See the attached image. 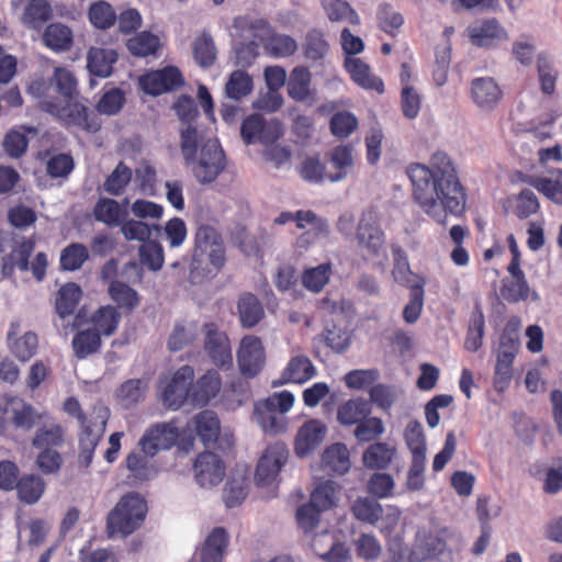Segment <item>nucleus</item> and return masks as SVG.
I'll list each match as a JSON object with an SVG mask.
<instances>
[{
    "instance_id": "obj_1",
    "label": "nucleus",
    "mask_w": 562,
    "mask_h": 562,
    "mask_svg": "<svg viewBox=\"0 0 562 562\" xmlns=\"http://www.w3.org/2000/svg\"><path fill=\"white\" fill-rule=\"evenodd\" d=\"M406 173L413 187V200L436 223L446 225L449 215H463L467 193L448 154L436 151L429 166L414 162Z\"/></svg>"
},
{
    "instance_id": "obj_2",
    "label": "nucleus",
    "mask_w": 562,
    "mask_h": 562,
    "mask_svg": "<svg viewBox=\"0 0 562 562\" xmlns=\"http://www.w3.org/2000/svg\"><path fill=\"white\" fill-rule=\"evenodd\" d=\"M226 263V251L221 233L212 225L200 224L194 234L190 277L202 281L217 274Z\"/></svg>"
},
{
    "instance_id": "obj_3",
    "label": "nucleus",
    "mask_w": 562,
    "mask_h": 562,
    "mask_svg": "<svg viewBox=\"0 0 562 562\" xmlns=\"http://www.w3.org/2000/svg\"><path fill=\"white\" fill-rule=\"evenodd\" d=\"M234 27L240 31L241 35L249 33L250 36L257 38L267 54L272 57H289L297 49V43L292 36L273 33L265 19L249 15L237 16L234 19Z\"/></svg>"
},
{
    "instance_id": "obj_4",
    "label": "nucleus",
    "mask_w": 562,
    "mask_h": 562,
    "mask_svg": "<svg viewBox=\"0 0 562 562\" xmlns=\"http://www.w3.org/2000/svg\"><path fill=\"white\" fill-rule=\"evenodd\" d=\"M147 514V503L136 492L124 494L106 518V531L110 537H126L138 529Z\"/></svg>"
},
{
    "instance_id": "obj_5",
    "label": "nucleus",
    "mask_w": 562,
    "mask_h": 562,
    "mask_svg": "<svg viewBox=\"0 0 562 562\" xmlns=\"http://www.w3.org/2000/svg\"><path fill=\"white\" fill-rule=\"evenodd\" d=\"M35 246L34 237H24L15 243L11 251L1 258L2 277L13 278L16 270L21 272L31 270L34 278L42 281L46 274L48 261L45 252H37L33 261L30 262Z\"/></svg>"
},
{
    "instance_id": "obj_6",
    "label": "nucleus",
    "mask_w": 562,
    "mask_h": 562,
    "mask_svg": "<svg viewBox=\"0 0 562 562\" xmlns=\"http://www.w3.org/2000/svg\"><path fill=\"white\" fill-rule=\"evenodd\" d=\"M42 108L63 120L65 125L77 126L90 134L98 133L102 125L99 115L89 110L82 101L66 100L65 104L56 101H43Z\"/></svg>"
},
{
    "instance_id": "obj_7",
    "label": "nucleus",
    "mask_w": 562,
    "mask_h": 562,
    "mask_svg": "<svg viewBox=\"0 0 562 562\" xmlns=\"http://www.w3.org/2000/svg\"><path fill=\"white\" fill-rule=\"evenodd\" d=\"M194 369L184 364L171 375L159 379L158 393L162 405L171 411L181 408L186 403L191 404V384Z\"/></svg>"
},
{
    "instance_id": "obj_8",
    "label": "nucleus",
    "mask_w": 562,
    "mask_h": 562,
    "mask_svg": "<svg viewBox=\"0 0 562 562\" xmlns=\"http://www.w3.org/2000/svg\"><path fill=\"white\" fill-rule=\"evenodd\" d=\"M356 239L363 255L368 257H379L385 252V234L375 211L368 210L361 214Z\"/></svg>"
},
{
    "instance_id": "obj_9",
    "label": "nucleus",
    "mask_w": 562,
    "mask_h": 562,
    "mask_svg": "<svg viewBox=\"0 0 562 562\" xmlns=\"http://www.w3.org/2000/svg\"><path fill=\"white\" fill-rule=\"evenodd\" d=\"M393 276L398 283L409 289V301L403 310V318L407 324H414L423 311L426 280L413 273L408 267L395 268Z\"/></svg>"
},
{
    "instance_id": "obj_10",
    "label": "nucleus",
    "mask_w": 562,
    "mask_h": 562,
    "mask_svg": "<svg viewBox=\"0 0 562 562\" xmlns=\"http://www.w3.org/2000/svg\"><path fill=\"white\" fill-rule=\"evenodd\" d=\"M180 436L177 420L157 423L145 430L138 446L146 456L155 457L160 450L171 449Z\"/></svg>"
},
{
    "instance_id": "obj_11",
    "label": "nucleus",
    "mask_w": 562,
    "mask_h": 562,
    "mask_svg": "<svg viewBox=\"0 0 562 562\" xmlns=\"http://www.w3.org/2000/svg\"><path fill=\"white\" fill-rule=\"evenodd\" d=\"M203 348L212 363L221 369L231 368L233 366V355L227 334L212 322L203 325Z\"/></svg>"
},
{
    "instance_id": "obj_12",
    "label": "nucleus",
    "mask_w": 562,
    "mask_h": 562,
    "mask_svg": "<svg viewBox=\"0 0 562 562\" xmlns=\"http://www.w3.org/2000/svg\"><path fill=\"white\" fill-rule=\"evenodd\" d=\"M121 318V313L119 312L117 307L113 305H102L92 312L89 316L85 310L81 308L78 311L74 318L72 327L80 328L90 326L92 329L99 333L101 337H110L116 331Z\"/></svg>"
},
{
    "instance_id": "obj_13",
    "label": "nucleus",
    "mask_w": 562,
    "mask_h": 562,
    "mask_svg": "<svg viewBox=\"0 0 562 562\" xmlns=\"http://www.w3.org/2000/svg\"><path fill=\"white\" fill-rule=\"evenodd\" d=\"M288 459L289 449L283 442L269 445L258 461L255 472L256 484L261 487L270 485Z\"/></svg>"
},
{
    "instance_id": "obj_14",
    "label": "nucleus",
    "mask_w": 562,
    "mask_h": 562,
    "mask_svg": "<svg viewBox=\"0 0 562 562\" xmlns=\"http://www.w3.org/2000/svg\"><path fill=\"white\" fill-rule=\"evenodd\" d=\"M225 168V155L216 140L209 139L201 148L193 173L200 183L214 181Z\"/></svg>"
},
{
    "instance_id": "obj_15",
    "label": "nucleus",
    "mask_w": 562,
    "mask_h": 562,
    "mask_svg": "<svg viewBox=\"0 0 562 562\" xmlns=\"http://www.w3.org/2000/svg\"><path fill=\"white\" fill-rule=\"evenodd\" d=\"M265 348L259 337L245 336L237 350V363L240 373L246 378H255L265 366Z\"/></svg>"
},
{
    "instance_id": "obj_16",
    "label": "nucleus",
    "mask_w": 562,
    "mask_h": 562,
    "mask_svg": "<svg viewBox=\"0 0 562 562\" xmlns=\"http://www.w3.org/2000/svg\"><path fill=\"white\" fill-rule=\"evenodd\" d=\"M181 71L175 66H166L143 75L139 78V86L143 91L150 95H159L172 91L183 85Z\"/></svg>"
},
{
    "instance_id": "obj_17",
    "label": "nucleus",
    "mask_w": 562,
    "mask_h": 562,
    "mask_svg": "<svg viewBox=\"0 0 562 562\" xmlns=\"http://www.w3.org/2000/svg\"><path fill=\"white\" fill-rule=\"evenodd\" d=\"M193 468L195 480L202 487H212L220 484L225 475L223 460L211 451L201 452L196 457Z\"/></svg>"
},
{
    "instance_id": "obj_18",
    "label": "nucleus",
    "mask_w": 562,
    "mask_h": 562,
    "mask_svg": "<svg viewBox=\"0 0 562 562\" xmlns=\"http://www.w3.org/2000/svg\"><path fill=\"white\" fill-rule=\"evenodd\" d=\"M473 103L482 111H493L503 99V90L492 77L474 78L470 85Z\"/></svg>"
},
{
    "instance_id": "obj_19",
    "label": "nucleus",
    "mask_w": 562,
    "mask_h": 562,
    "mask_svg": "<svg viewBox=\"0 0 562 562\" xmlns=\"http://www.w3.org/2000/svg\"><path fill=\"white\" fill-rule=\"evenodd\" d=\"M20 329L19 322L10 324L7 334V346L11 355L20 362H29L38 351V336L34 331H26L18 336Z\"/></svg>"
},
{
    "instance_id": "obj_20",
    "label": "nucleus",
    "mask_w": 562,
    "mask_h": 562,
    "mask_svg": "<svg viewBox=\"0 0 562 562\" xmlns=\"http://www.w3.org/2000/svg\"><path fill=\"white\" fill-rule=\"evenodd\" d=\"M222 387V379L220 373L214 370H207L204 374L192 380L191 384V405L203 407L206 406L212 398L216 397Z\"/></svg>"
},
{
    "instance_id": "obj_21",
    "label": "nucleus",
    "mask_w": 562,
    "mask_h": 562,
    "mask_svg": "<svg viewBox=\"0 0 562 562\" xmlns=\"http://www.w3.org/2000/svg\"><path fill=\"white\" fill-rule=\"evenodd\" d=\"M326 426L318 419L305 422L299 429L294 440L297 457H305L314 451L324 440Z\"/></svg>"
},
{
    "instance_id": "obj_22",
    "label": "nucleus",
    "mask_w": 562,
    "mask_h": 562,
    "mask_svg": "<svg viewBox=\"0 0 562 562\" xmlns=\"http://www.w3.org/2000/svg\"><path fill=\"white\" fill-rule=\"evenodd\" d=\"M322 469L330 475H344L351 467L350 453L345 443L336 442L328 446L321 459Z\"/></svg>"
},
{
    "instance_id": "obj_23",
    "label": "nucleus",
    "mask_w": 562,
    "mask_h": 562,
    "mask_svg": "<svg viewBox=\"0 0 562 562\" xmlns=\"http://www.w3.org/2000/svg\"><path fill=\"white\" fill-rule=\"evenodd\" d=\"M193 430L205 447L214 446L221 434V422L213 411L205 409L192 419Z\"/></svg>"
},
{
    "instance_id": "obj_24",
    "label": "nucleus",
    "mask_w": 562,
    "mask_h": 562,
    "mask_svg": "<svg viewBox=\"0 0 562 562\" xmlns=\"http://www.w3.org/2000/svg\"><path fill=\"white\" fill-rule=\"evenodd\" d=\"M345 68L350 75L351 79L361 88L374 90L378 93L384 91V83L382 79L371 74L370 66L362 59L357 57H347L345 59Z\"/></svg>"
},
{
    "instance_id": "obj_25",
    "label": "nucleus",
    "mask_w": 562,
    "mask_h": 562,
    "mask_svg": "<svg viewBox=\"0 0 562 562\" xmlns=\"http://www.w3.org/2000/svg\"><path fill=\"white\" fill-rule=\"evenodd\" d=\"M355 148L350 144H341L334 147L329 153V162L335 172H329L328 181L339 182L346 179L355 165Z\"/></svg>"
},
{
    "instance_id": "obj_26",
    "label": "nucleus",
    "mask_w": 562,
    "mask_h": 562,
    "mask_svg": "<svg viewBox=\"0 0 562 562\" xmlns=\"http://www.w3.org/2000/svg\"><path fill=\"white\" fill-rule=\"evenodd\" d=\"M119 59L114 49L91 47L87 55V68L90 75L99 78H108L113 72V66Z\"/></svg>"
},
{
    "instance_id": "obj_27",
    "label": "nucleus",
    "mask_w": 562,
    "mask_h": 562,
    "mask_svg": "<svg viewBox=\"0 0 562 562\" xmlns=\"http://www.w3.org/2000/svg\"><path fill=\"white\" fill-rule=\"evenodd\" d=\"M550 175L551 178L527 176L522 181L535 188L548 200L562 205V169H553Z\"/></svg>"
},
{
    "instance_id": "obj_28",
    "label": "nucleus",
    "mask_w": 562,
    "mask_h": 562,
    "mask_svg": "<svg viewBox=\"0 0 562 562\" xmlns=\"http://www.w3.org/2000/svg\"><path fill=\"white\" fill-rule=\"evenodd\" d=\"M237 313L243 328L250 329L265 317L260 300L251 292L243 293L237 301Z\"/></svg>"
},
{
    "instance_id": "obj_29",
    "label": "nucleus",
    "mask_w": 562,
    "mask_h": 562,
    "mask_svg": "<svg viewBox=\"0 0 562 562\" xmlns=\"http://www.w3.org/2000/svg\"><path fill=\"white\" fill-rule=\"evenodd\" d=\"M77 333L72 337L71 347L76 358L86 359L100 351L102 337L90 326L76 328Z\"/></svg>"
},
{
    "instance_id": "obj_30",
    "label": "nucleus",
    "mask_w": 562,
    "mask_h": 562,
    "mask_svg": "<svg viewBox=\"0 0 562 562\" xmlns=\"http://www.w3.org/2000/svg\"><path fill=\"white\" fill-rule=\"evenodd\" d=\"M312 75L307 67L296 66L290 72L286 81L288 95L296 101L304 102L312 95Z\"/></svg>"
},
{
    "instance_id": "obj_31",
    "label": "nucleus",
    "mask_w": 562,
    "mask_h": 562,
    "mask_svg": "<svg viewBox=\"0 0 562 562\" xmlns=\"http://www.w3.org/2000/svg\"><path fill=\"white\" fill-rule=\"evenodd\" d=\"M79 420L82 427L79 436V448L81 453L90 459L104 432L105 422H93L88 419L85 414H80Z\"/></svg>"
},
{
    "instance_id": "obj_32",
    "label": "nucleus",
    "mask_w": 562,
    "mask_h": 562,
    "mask_svg": "<svg viewBox=\"0 0 562 562\" xmlns=\"http://www.w3.org/2000/svg\"><path fill=\"white\" fill-rule=\"evenodd\" d=\"M228 544V535L222 527H216L207 536L200 550L201 562H222Z\"/></svg>"
},
{
    "instance_id": "obj_33",
    "label": "nucleus",
    "mask_w": 562,
    "mask_h": 562,
    "mask_svg": "<svg viewBox=\"0 0 562 562\" xmlns=\"http://www.w3.org/2000/svg\"><path fill=\"white\" fill-rule=\"evenodd\" d=\"M396 449L386 442H374L363 452L362 461L371 470H385L393 461Z\"/></svg>"
},
{
    "instance_id": "obj_34",
    "label": "nucleus",
    "mask_w": 562,
    "mask_h": 562,
    "mask_svg": "<svg viewBox=\"0 0 562 562\" xmlns=\"http://www.w3.org/2000/svg\"><path fill=\"white\" fill-rule=\"evenodd\" d=\"M371 414L370 402L357 397L342 403L337 411V420L342 426H352Z\"/></svg>"
},
{
    "instance_id": "obj_35",
    "label": "nucleus",
    "mask_w": 562,
    "mask_h": 562,
    "mask_svg": "<svg viewBox=\"0 0 562 562\" xmlns=\"http://www.w3.org/2000/svg\"><path fill=\"white\" fill-rule=\"evenodd\" d=\"M126 212L116 200L100 198L93 207V217L109 227L119 226L124 220Z\"/></svg>"
},
{
    "instance_id": "obj_36",
    "label": "nucleus",
    "mask_w": 562,
    "mask_h": 562,
    "mask_svg": "<svg viewBox=\"0 0 562 562\" xmlns=\"http://www.w3.org/2000/svg\"><path fill=\"white\" fill-rule=\"evenodd\" d=\"M148 458H150V456L142 454L140 452H131L127 456L126 467L131 473L128 479L134 483L148 481L157 475L158 469Z\"/></svg>"
},
{
    "instance_id": "obj_37",
    "label": "nucleus",
    "mask_w": 562,
    "mask_h": 562,
    "mask_svg": "<svg viewBox=\"0 0 562 562\" xmlns=\"http://www.w3.org/2000/svg\"><path fill=\"white\" fill-rule=\"evenodd\" d=\"M315 375V368L306 356L292 358L282 373L283 383H305Z\"/></svg>"
},
{
    "instance_id": "obj_38",
    "label": "nucleus",
    "mask_w": 562,
    "mask_h": 562,
    "mask_svg": "<svg viewBox=\"0 0 562 562\" xmlns=\"http://www.w3.org/2000/svg\"><path fill=\"white\" fill-rule=\"evenodd\" d=\"M64 429L59 424L43 425L37 428L32 446L37 449H60L64 446Z\"/></svg>"
},
{
    "instance_id": "obj_39",
    "label": "nucleus",
    "mask_w": 562,
    "mask_h": 562,
    "mask_svg": "<svg viewBox=\"0 0 562 562\" xmlns=\"http://www.w3.org/2000/svg\"><path fill=\"white\" fill-rule=\"evenodd\" d=\"M82 291L76 283H66L63 285L56 296L55 308L56 313L66 318L74 314L80 299Z\"/></svg>"
},
{
    "instance_id": "obj_40",
    "label": "nucleus",
    "mask_w": 562,
    "mask_h": 562,
    "mask_svg": "<svg viewBox=\"0 0 562 562\" xmlns=\"http://www.w3.org/2000/svg\"><path fill=\"white\" fill-rule=\"evenodd\" d=\"M126 47L136 57L156 55L160 48V38L149 31H142L127 40Z\"/></svg>"
},
{
    "instance_id": "obj_41",
    "label": "nucleus",
    "mask_w": 562,
    "mask_h": 562,
    "mask_svg": "<svg viewBox=\"0 0 562 562\" xmlns=\"http://www.w3.org/2000/svg\"><path fill=\"white\" fill-rule=\"evenodd\" d=\"M109 295L116 303L117 310L130 313L139 305L138 293L124 282L114 280L109 285Z\"/></svg>"
},
{
    "instance_id": "obj_42",
    "label": "nucleus",
    "mask_w": 562,
    "mask_h": 562,
    "mask_svg": "<svg viewBox=\"0 0 562 562\" xmlns=\"http://www.w3.org/2000/svg\"><path fill=\"white\" fill-rule=\"evenodd\" d=\"M504 33L495 19L485 20L480 25L469 27V36L473 45L479 47L491 46L493 41Z\"/></svg>"
},
{
    "instance_id": "obj_43",
    "label": "nucleus",
    "mask_w": 562,
    "mask_h": 562,
    "mask_svg": "<svg viewBox=\"0 0 562 562\" xmlns=\"http://www.w3.org/2000/svg\"><path fill=\"white\" fill-rule=\"evenodd\" d=\"M294 222L299 228H305L310 225L312 228L301 236V240H308L310 237L318 238L327 236L329 233L326 221L319 218L313 211H297L294 213Z\"/></svg>"
},
{
    "instance_id": "obj_44",
    "label": "nucleus",
    "mask_w": 562,
    "mask_h": 562,
    "mask_svg": "<svg viewBox=\"0 0 562 562\" xmlns=\"http://www.w3.org/2000/svg\"><path fill=\"white\" fill-rule=\"evenodd\" d=\"M350 512L357 520L376 526L382 514V505L369 497H358L353 501Z\"/></svg>"
},
{
    "instance_id": "obj_45",
    "label": "nucleus",
    "mask_w": 562,
    "mask_h": 562,
    "mask_svg": "<svg viewBox=\"0 0 562 562\" xmlns=\"http://www.w3.org/2000/svg\"><path fill=\"white\" fill-rule=\"evenodd\" d=\"M88 19L95 29L106 31L114 26L117 14L109 2L99 0L89 7Z\"/></svg>"
},
{
    "instance_id": "obj_46",
    "label": "nucleus",
    "mask_w": 562,
    "mask_h": 562,
    "mask_svg": "<svg viewBox=\"0 0 562 562\" xmlns=\"http://www.w3.org/2000/svg\"><path fill=\"white\" fill-rule=\"evenodd\" d=\"M43 41L47 47L55 52L67 50L72 44V32L67 25L52 23L43 34Z\"/></svg>"
},
{
    "instance_id": "obj_47",
    "label": "nucleus",
    "mask_w": 562,
    "mask_h": 562,
    "mask_svg": "<svg viewBox=\"0 0 562 562\" xmlns=\"http://www.w3.org/2000/svg\"><path fill=\"white\" fill-rule=\"evenodd\" d=\"M485 329V319L482 308L476 305L471 313L470 323L464 340V348L468 351L475 352L482 347Z\"/></svg>"
},
{
    "instance_id": "obj_48",
    "label": "nucleus",
    "mask_w": 562,
    "mask_h": 562,
    "mask_svg": "<svg viewBox=\"0 0 562 562\" xmlns=\"http://www.w3.org/2000/svg\"><path fill=\"white\" fill-rule=\"evenodd\" d=\"M147 382L142 379H131L121 384L117 398L123 407L130 408L145 398Z\"/></svg>"
},
{
    "instance_id": "obj_49",
    "label": "nucleus",
    "mask_w": 562,
    "mask_h": 562,
    "mask_svg": "<svg viewBox=\"0 0 562 562\" xmlns=\"http://www.w3.org/2000/svg\"><path fill=\"white\" fill-rule=\"evenodd\" d=\"M252 90V78L244 70H234L225 85L227 98L240 101Z\"/></svg>"
},
{
    "instance_id": "obj_50",
    "label": "nucleus",
    "mask_w": 562,
    "mask_h": 562,
    "mask_svg": "<svg viewBox=\"0 0 562 562\" xmlns=\"http://www.w3.org/2000/svg\"><path fill=\"white\" fill-rule=\"evenodd\" d=\"M52 8L45 0H31L25 7L22 21L34 30L40 29L50 19Z\"/></svg>"
},
{
    "instance_id": "obj_51",
    "label": "nucleus",
    "mask_w": 562,
    "mask_h": 562,
    "mask_svg": "<svg viewBox=\"0 0 562 562\" xmlns=\"http://www.w3.org/2000/svg\"><path fill=\"white\" fill-rule=\"evenodd\" d=\"M132 169L120 161L103 183L104 191L111 195H121L132 180Z\"/></svg>"
},
{
    "instance_id": "obj_52",
    "label": "nucleus",
    "mask_w": 562,
    "mask_h": 562,
    "mask_svg": "<svg viewBox=\"0 0 562 562\" xmlns=\"http://www.w3.org/2000/svg\"><path fill=\"white\" fill-rule=\"evenodd\" d=\"M89 259V250L87 246L79 243H71L61 250L60 268L65 271H76L80 269Z\"/></svg>"
},
{
    "instance_id": "obj_53",
    "label": "nucleus",
    "mask_w": 562,
    "mask_h": 562,
    "mask_svg": "<svg viewBox=\"0 0 562 562\" xmlns=\"http://www.w3.org/2000/svg\"><path fill=\"white\" fill-rule=\"evenodd\" d=\"M322 4L328 19L333 22L347 21L352 25L360 23L358 13L347 1L342 0H322Z\"/></svg>"
},
{
    "instance_id": "obj_54",
    "label": "nucleus",
    "mask_w": 562,
    "mask_h": 562,
    "mask_svg": "<svg viewBox=\"0 0 562 562\" xmlns=\"http://www.w3.org/2000/svg\"><path fill=\"white\" fill-rule=\"evenodd\" d=\"M20 499L26 504L36 503L44 493V481L34 474L21 477L15 485Z\"/></svg>"
},
{
    "instance_id": "obj_55",
    "label": "nucleus",
    "mask_w": 562,
    "mask_h": 562,
    "mask_svg": "<svg viewBox=\"0 0 562 562\" xmlns=\"http://www.w3.org/2000/svg\"><path fill=\"white\" fill-rule=\"evenodd\" d=\"M337 493L338 485L335 482L329 480L322 482L311 493L308 503L323 512L328 510L336 506Z\"/></svg>"
},
{
    "instance_id": "obj_56",
    "label": "nucleus",
    "mask_w": 562,
    "mask_h": 562,
    "mask_svg": "<svg viewBox=\"0 0 562 562\" xmlns=\"http://www.w3.org/2000/svg\"><path fill=\"white\" fill-rule=\"evenodd\" d=\"M193 57L195 61L203 68L211 67L216 59V48L212 36L203 32L194 40Z\"/></svg>"
},
{
    "instance_id": "obj_57",
    "label": "nucleus",
    "mask_w": 562,
    "mask_h": 562,
    "mask_svg": "<svg viewBox=\"0 0 562 562\" xmlns=\"http://www.w3.org/2000/svg\"><path fill=\"white\" fill-rule=\"evenodd\" d=\"M138 255L140 262L153 271H159L164 266V248L158 240L149 239L142 244Z\"/></svg>"
},
{
    "instance_id": "obj_58",
    "label": "nucleus",
    "mask_w": 562,
    "mask_h": 562,
    "mask_svg": "<svg viewBox=\"0 0 562 562\" xmlns=\"http://www.w3.org/2000/svg\"><path fill=\"white\" fill-rule=\"evenodd\" d=\"M120 225L126 240H137L143 244L150 239L153 231L160 232L161 229V226L158 224L149 225L136 220L122 221Z\"/></svg>"
},
{
    "instance_id": "obj_59",
    "label": "nucleus",
    "mask_w": 562,
    "mask_h": 562,
    "mask_svg": "<svg viewBox=\"0 0 562 562\" xmlns=\"http://www.w3.org/2000/svg\"><path fill=\"white\" fill-rule=\"evenodd\" d=\"M378 25L386 34L395 36L404 24L403 15L389 3H382L376 12Z\"/></svg>"
},
{
    "instance_id": "obj_60",
    "label": "nucleus",
    "mask_w": 562,
    "mask_h": 562,
    "mask_svg": "<svg viewBox=\"0 0 562 562\" xmlns=\"http://www.w3.org/2000/svg\"><path fill=\"white\" fill-rule=\"evenodd\" d=\"M301 178L310 183H323L328 181L329 172H326L325 164L318 156L306 157L299 169Z\"/></svg>"
},
{
    "instance_id": "obj_61",
    "label": "nucleus",
    "mask_w": 562,
    "mask_h": 562,
    "mask_svg": "<svg viewBox=\"0 0 562 562\" xmlns=\"http://www.w3.org/2000/svg\"><path fill=\"white\" fill-rule=\"evenodd\" d=\"M303 48L305 57L316 61L327 54L329 45L321 30L312 29L306 33Z\"/></svg>"
},
{
    "instance_id": "obj_62",
    "label": "nucleus",
    "mask_w": 562,
    "mask_h": 562,
    "mask_svg": "<svg viewBox=\"0 0 562 562\" xmlns=\"http://www.w3.org/2000/svg\"><path fill=\"white\" fill-rule=\"evenodd\" d=\"M405 442L412 457H426V440L422 424L411 420L404 430Z\"/></svg>"
},
{
    "instance_id": "obj_63",
    "label": "nucleus",
    "mask_w": 562,
    "mask_h": 562,
    "mask_svg": "<svg viewBox=\"0 0 562 562\" xmlns=\"http://www.w3.org/2000/svg\"><path fill=\"white\" fill-rule=\"evenodd\" d=\"M41 418L35 408L27 403L21 402L18 406L12 407L10 420L15 428L31 430Z\"/></svg>"
},
{
    "instance_id": "obj_64",
    "label": "nucleus",
    "mask_w": 562,
    "mask_h": 562,
    "mask_svg": "<svg viewBox=\"0 0 562 562\" xmlns=\"http://www.w3.org/2000/svg\"><path fill=\"white\" fill-rule=\"evenodd\" d=\"M384 432V425L379 417H366L353 430V436L359 442H371L376 440Z\"/></svg>"
}]
</instances>
